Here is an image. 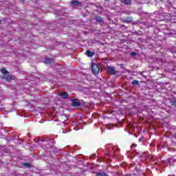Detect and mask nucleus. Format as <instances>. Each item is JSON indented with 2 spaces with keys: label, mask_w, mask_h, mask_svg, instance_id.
<instances>
[{
  "label": "nucleus",
  "mask_w": 176,
  "mask_h": 176,
  "mask_svg": "<svg viewBox=\"0 0 176 176\" xmlns=\"http://www.w3.org/2000/svg\"><path fill=\"white\" fill-rule=\"evenodd\" d=\"M71 101L72 102L71 104L72 107H80L81 105L80 102H78L76 98L72 99Z\"/></svg>",
  "instance_id": "f03ea898"
},
{
  "label": "nucleus",
  "mask_w": 176,
  "mask_h": 176,
  "mask_svg": "<svg viewBox=\"0 0 176 176\" xmlns=\"http://www.w3.org/2000/svg\"><path fill=\"white\" fill-rule=\"evenodd\" d=\"M3 79H6L7 82H12V80H14V76L8 74L7 76H4Z\"/></svg>",
  "instance_id": "39448f33"
},
{
  "label": "nucleus",
  "mask_w": 176,
  "mask_h": 176,
  "mask_svg": "<svg viewBox=\"0 0 176 176\" xmlns=\"http://www.w3.org/2000/svg\"><path fill=\"white\" fill-rule=\"evenodd\" d=\"M122 21L123 23H127V24H129L133 21V19L130 16H128L126 18H123Z\"/></svg>",
  "instance_id": "0eeeda50"
},
{
  "label": "nucleus",
  "mask_w": 176,
  "mask_h": 176,
  "mask_svg": "<svg viewBox=\"0 0 176 176\" xmlns=\"http://www.w3.org/2000/svg\"><path fill=\"white\" fill-rule=\"evenodd\" d=\"M136 146H137V144H133L131 148V149H134V148H135Z\"/></svg>",
  "instance_id": "6ab92c4d"
},
{
  "label": "nucleus",
  "mask_w": 176,
  "mask_h": 176,
  "mask_svg": "<svg viewBox=\"0 0 176 176\" xmlns=\"http://www.w3.org/2000/svg\"><path fill=\"white\" fill-rule=\"evenodd\" d=\"M20 1H21L22 2H24L25 0H20Z\"/></svg>",
  "instance_id": "5701e85b"
},
{
  "label": "nucleus",
  "mask_w": 176,
  "mask_h": 176,
  "mask_svg": "<svg viewBox=\"0 0 176 176\" xmlns=\"http://www.w3.org/2000/svg\"><path fill=\"white\" fill-rule=\"evenodd\" d=\"M23 166L24 167H25L26 168H30L31 167V164H30V163H24L23 164Z\"/></svg>",
  "instance_id": "2eb2a0df"
},
{
  "label": "nucleus",
  "mask_w": 176,
  "mask_h": 176,
  "mask_svg": "<svg viewBox=\"0 0 176 176\" xmlns=\"http://www.w3.org/2000/svg\"><path fill=\"white\" fill-rule=\"evenodd\" d=\"M96 54L94 51H89V57H93Z\"/></svg>",
  "instance_id": "dca6fc26"
},
{
  "label": "nucleus",
  "mask_w": 176,
  "mask_h": 176,
  "mask_svg": "<svg viewBox=\"0 0 176 176\" xmlns=\"http://www.w3.org/2000/svg\"><path fill=\"white\" fill-rule=\"evenodd\" d=\"M131 56H132L133 57H134V56H137V53H135V52H131Z\"/></svg>",
  "instance_id": "aec40b11"
},
{
  "label": "nucleus",
  "mask_w": 176,
  "mask_h": 176,
  "mask_svg": "<svg viewBox=\"0 0 176 176\" xmlns=\"http://www.w3.org/2000/svg\"><path fill=\"white\" fill-rule=\"evenodd\" d=\"M122 3L124 5H131V0H123Z\"/></svg>",
  "instance_id": "ddd939ff"
},
{
  "label": "nucleus",
  "mask_w": 176,
  "mask_h": 176,
  "mask_svg": "<svg viewBox=\"0 0 176 176\" xmlns=\"http://www.w3.org/2000/svg\"><path fill=\"white\" fill-rule=\"evenodd\" d=\"M1 23H2V21H1V20H0V24H1Z\"/></svg>",
  "instance_id": "b1692460"
},
{
  "label": "nucleus",
  "mask_w": 176,
  "mask_h": 176,
  "mask_svg": "<svg viewBox=\"0 0 176 176\" xmlns=\"http://www.w3.org/2000/svg\"><path fill=\"white\" fill-rule=\"evenodd\" d=\"M71 3L73 5V6H79L80 5V2L77 0L72 1Z\"/></svg>",
  "instance_id": "1a4fd4ad"
},
{
  "label": "nucleus",
  "mask_w": 176,
  "mask_h": 176,
  "mask_svg": "<svg viewBox=\"0 0 176 176\" xmlns=\"http://www.w3.org/2000/svg\"><path fill=\"white\" fill-rule=\"evenodd\" d=\"M59 96L61 97V98H63V100H67V98L69 97L67 92H60Z\"/></svg>",
  "instance_id": "423d86ee"
},
{
  "label": "nucleus",
  "mask_w": 176,
  "mask_h": 176,
  "mask_svg": "<svg viewBox=\"0 0 176 176\" xmlns=\"http://www.w3.org/2000/svg\"><path fill=\"white\" fill-rule=\"evenodd\" d=\"M0 111H1V109H0Z\"/></svg>",
  "instance_id": "393cba45"
},
{
  "label": "nucleus",
  "mask_w": 176,
  "mask_h": 176,
  "mask_svg": "<svg viewBox=\"0 0 176 176\" xmlns=\"http://www.w3.org/2000/svg\"><path fill=\"white\" fill-rule=\"evenodd\" d=\"M172 105H173V107H176V100L172 102Z\"/></svg>",
  "instance_id": "412c9836"
},
{
  "label": "nucleus",
  "mask_w": 176,
  "mask_h": 176,
  "mask_svg": "<svg viewBox=\"0 0 176 176\" xmlns=\"http://www.w3.org/2000/svg\"><path fill=\"white\" fill-rule=\"evenodd\" d=\"M36 142H47V140H45L44 138H38L35 139Z\"/></svg>",
  "instance_id": "9d476101"
},
{
  "label": "nucleus",
  "mask_w": 176,
  "mask_h": 176,
  "mask_svg": "<svg viewBox=\"0 0 176 176\" xmlns=\"http://www.w3.org/2000/svg\"><path fill=\"white\" fill-rule=\"evenodd\" d=\"M1 74H3V75H8V74H9V72H8V70H6L4 68L1 69Z\"/></svg>",
  "instance_id": "f8f14e48"
},
{
  "label": "nucleus",
  "mask_w": 176,
  "mask_h": 176,
  "mask_svg": "<svg viewBox=\"0 0 176 176\" xmlns=\"http://www.w3.org/2000/svg\"><path fill=\"white\" fill-rule=\"evenodd\" d=\"M107 71H109L110 75H116V70L113 67L108 66Z\"/></svg>",
  "instance_id": "20e7f679"
},
{
  "label": "nucleus",
  "mask_w": 176,
  "mask_h": 176,
  "mask_svg": "<svg viewBox=\"0 0 176 176\" xmlns=\"http://www.w3.org/2000/svg\"><path fill=\"white\" fill-rule=\"evenodd\" d=\"M54 63V60L52 58H45L44 60V63L46 64L47 65H50V64H53Z\"/></svg>",
  "instance_id": "7ed1b4c3"
},
{
  "label": "nucleus",
  "mask_w": 176,
  "mask_h": 176,
  "mask_svg": "<svg viewBox=\"0 0 176 176\" xmlns=\"http://www.w3.org/2000/svg\"><path fill=\"white\" fill-rule=\"evenodd\" d=\"M96 20L98 23H104V20L100 16L96 17Z\"/></svg>",
  "instance_id": "9b49d317"
},
{
  "label": "nucleus",
  "mask_w": 176,
  "mask_h": 176,
  "mask_svg": "<svg viewBox=\"0 0 176 176\" xmlns=\"http://www.w3.org/2000/svg\"><path fill=\"white\" fill-rule=\"evenodd\" d=\"M91 70L94 75H98L100 74V71H101V67H100V65L97 63V60L96 59L92 60Z\"/></svg>",
  "instance_id": "f257e3e1"
},
{
  "label": "nucleus",
  "mask_w": 176,
  "mask_h": 176,
  "mask_svg": "<svg viewBox=\"0 0 176 176\" xmlns=\"http://www.w3.org/2000/svg\"><path fill=\"white\" fill-rule=\"evenodd\" d=\"M96 156H97V154L94 153L89 157V159H96Z\"/></svg>",
  "instance_id": "a211bd4d"
},
{
  "label": "nucleus",
  "mask_w": 176,
  "mask_h": 176,
  "mask_svg": "<svg viewBox=\"0 0 176 176\" xmlns=\"http://www.w3.org/2000/svg\"><path fill=\"white\" fill-rule=\"evenodd\" d=\"M85 54L89 56V50H87L86 52H85Z\"/></svg>",
  "instance_id": "4be33fe9"
},
{
  "label": "nucleus",
  "mask_w": 176,
  "mask_h": 176,
  "mask_svg": "<svg viewBox=\"0 0 176 176\" xmlns=\"http://www.w3.org/2000/svg\"><path fill=\"white\" fill-rule=\"evenodd\" d=\"M96 176H108V175H107V173L102 172V173H98L96 175Z\"/></svg>",
  "instance_id": "f3484780"
},
{
  "label": "nucleus",
  "mask_w": 176,
  "mask_h": 176,
  "mask_svg": "<svg viewBox=\"0 0 176 176\" xmlns=\"http://www.w3.org/2000/svg\"><path fill=\"white\" fill-rule=\"evenodd\" d=\"M168 163L169 166H173L175 163H176V160L174 158H169L168 159Z\"/></svg>",
  "instance_id": "6e6552de"
},
{
  "label": "nucleus",
  "mask_w": 176,
  "mask_h": 176,
  "mask_svg": "<svg viewBox=\"0 0 176 176\" xmlns=\"http://www.w3.org/2000/svg\"><path fill=\"white\" fill-rule=\"evenodd\" d=\"M131 85H133V86H138L140 85V82L137 80H134L132 81Z\"/></svg>",
  "instance_id": "4468645a"
}]
</instances>
